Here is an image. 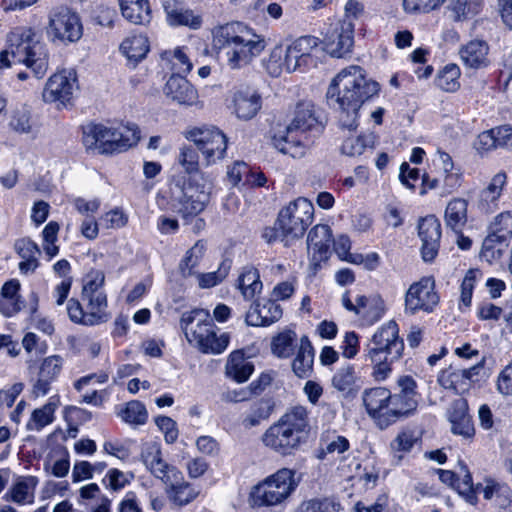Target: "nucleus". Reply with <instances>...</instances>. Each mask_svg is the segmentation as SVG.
Segmentation results:
<instances>
[{"label":"nucleus","instance_id":"obj_1","mask_svg":"<svg viewBox=\"0 0 512 512\" xmlns=\"http://www.w3.org/2000/svg\"><path fill=\"white\" fill-rule=\"evenodd\" d=\"M379 84L368 79L363 68L351 65L342 69L332 80L326 96L330 106L339 113L342 128L349 131L358 127L361 106L379 93Z\"/></svg>","mask_w":512,"mask_h":512},{"label":"nucleus","instance_id":"obj_2","mask_svg":"<svg viewBox=\"0 0 512 512\" xmlns=\"http://www.w3.org/2000/svg\"><path fill=\"white\" fill-rule=\"evenodd\" d=\"M398 385L400 391L394 394L384 387H374L363 392L362 400L367 414L381 430L411 415L417 408L414 379L410 376L400 377Z\"/></svg>","mask_w":512,"mask_h":512},{"label":"nucleus","instance_id":"obj_3","mask_svg":"<svg viewBox=\"0 0 512 512\" xmlns=\"http://www.w3.org/2000/svg\"><path fill=\"white\" fill-rule=\"evenodd\" d=\"M310 432V418L307 407L295 405L272 425L261 436L263 445L282 456L292 455L306 442Z\"/></svg>","mask_w":512,"mask_h":512},{"label":"nucleus","instance_id":"obj_4","mask_svg":"<svg viewBox=\"0 0 512 512\" xmlns=\"http://www.w3.org/2000/svg\"><path fill=\"white\" fill-rule=\"evenodd\" d=\"M214 41L226 49L227 64L231 69L248 65L266 46L264 38L242 22L220 26L214 33Z\"/></svg>","mask_w":512,"mask_h":512},{"label":"nucleus","instance_id":"obj_5","mask_svg":"<svg viewBox=\"0 0 512 512\" xmlns=\"http://www.w3.org/2000/svg\"><path fill=\"white\" fill-rule=\"evenodd\" d=\"M365 351L367 359L373 364L374 380L381 382L387 379L392 371L391 365L402 357L404 351L398 324L389 321L378 328Z\"/></svg>","mask_w":512,"mask_h":512},{"label":"nucleus","instance_id":"obj_6","mask_svg":"<svg viewBox=\"0 0 512 512\" xmlns=\"http://www.w3.org/2000/svg\"><path fill=\"white\" fill-rule=\"evenodd\" d=\"M180 322L187 341L201 353L218 355L227 349L230 335L226 332L218 334L219 329L208 310L194 309L185 312Z\"/></svg>","mask_w":512,"mask_h":512},{"label":"nucleus","instance_id":"obj_7","mask_svg":"<svg viewBox=\"0 0 512 512\" xmlns=\"http://www.w3.org/2000/svg\"><path fill=\"white\" fill-rule=\"evenodd\" d=\"M82 130L84 146L88 150H98L100 154L124 152L140 140V130L135 124L114 128L103 124L89 123Z\"/></svg>","mask_w":512,"mask_h":512},{"label":"nucleus","instance_id":"obj_8","mask_svg":"<svg viewBox=\"0 0 512 512\" xmlns=\"http://www.w3.org/2000/svg\"><path fill=\"white\" fill-rule=\"evenodd\" d=\"M176 186L179 193L174 196L175 211L184 219L203 212L210 202L213 179L209 174H194L184 178Z\"/></svg>","mask_w":512,"mask_h":512},{"label":"nucleus","instance_id":"obj_9","mask_svg":"<svg viewBox=\"0 0 512 512\" xmlns=\"http://www.w3.org/2000/svg\"><path fill=\"white\" fill-rule=\"evenodd\" d=\"M295 470L279 469L254 487L251 502L254 506H275L284 502L297 488Z\"/></svg>","mask_w":512,"mask_h":512},{"label":"nucleus","instance_id":"obj_10","mask_svg":"<svg viewBox=\"0 0 512 512\" xmlns=\"http://www.w3.org/2000/svg\"><path fill=\"white\" fill-rule=\"evenodd\" d=\"M313 215V204L302 197L290 202L280 210L277 225H279V229H282L286 246L304 235L306 229L312 223Z\"/></svg>","mask_w":512,"mask_h":512},{"label":"nucleus","instance_id":"obj_11","mask_svg":"<svg viewBox=\"0 0 512 512\" xmlns=\"http://www.w3.org/2000/svg\"><path fill=\"white\" fill-rule=\"evenodd\" d=\"M184 136L196 145L207 165L215 164L224 158L228 140L226 135L217 127H193L188 129Z\"/></svg>","mask_w":512,"mask_h":512},{"label":"nucleus","instance_id":"obj_12","mask_svg":"<svg viewBox=\"0 0 512 512\" xmlns=\"http://www.w3.org/2000/svg\"><path fill=\"white\" fill-rule=\"evenodd\" d=\"M82 300L86 305L83 309L76 299H70L67 305V313L70 320L76 324L94 326L108 320L106 313L107 296L105 292L82 294Z\"/></svg>","mask_w":512,"mask_h":512},{"label":"nucleus","instance_id":"obj_13","mask_svg":"<svg viewBox=\"0 0 512 512\" xmlns=\"http://www.w3.org/2000/svg\"><path fill=\"white\" fill-rule=\"evenodd\" d=\"M322 34L324 50L332 57L342 58L352 51L354 24L349 19H330Z\"/></svg>","mask_w":512,"mask_h":512},{"label":"nucleus","instance_id":"obj_14","mask_svg":"<svg viewBox=\"0 0 512 512\" xmlns=\"http://www.w3.org/2000/svg\"><path fill=\"white\" fill-rule=\"evenodd\" d=\"M77 74L72 69H64L49 77L42 92L46 103H56L58 107H66L71 103L78 91Z\"/></svg>","mask_w":512,"mask_h":512},{"label":"nucleus","instance_id":"obj_15","mask_svg":"<svg viewBox=\"0 0 512 512\" xmlns=\"http://www.w3.org/2000/svg\"><path fill=\"white\" fill-rule=\"evenodd\" d=\"M47 33L53 36V40L77 42L83 34L81 19L71 9L60 7L50 13Z\"/></svg>","mask_w":512,"mask_h":512},{"label":"nucleus","instance_id":"obj_16","mask_svg":"<svg viewBox=\"0 0 512 512\" xmlns=\"http://www.w3.org/2000/svg\"><path fill=\"white\" fill-rule=\"evenodd\" d=\"M439 303V296L435 291V281L432 277H423L413 283L405 295V310L410 314L419 311L430 313Z\"/></svg>","mask_w":512,"mask_h":512},{"label":"nucleus","instance_id":"obj_17","mask_svg":"<svg viewBox=\"0 0 512 512\" xmlns=\"http://www.w3.org/2000/svg\"><path fill=\"white\" fill-rule=\"evenodd\" d=\"M141 460L145 467L162 482H171L180 479L178 469L168 464L162 458L160 445L155 442L144 444L141 451Z\"/></svg>","mask_w":512,"mask_h":512},{"label":"nucleus","instance_id":"obj_18","mask_svg":"<svg viewBox=\"0 0 512 512\" xmlns=\"http://www.w3.org/2000/svg\"><path fill=\"white\" fill-rule=\"evenodd\" d=\"M481 367L479 364L470 368H457L450 365L440 372L437 381L444 389H450L457 394H463L469 391L472 383L475 381L474 377L479 374Z\"/></svg>","mask_w":512,"mask_h":512},{"label":"nucleus","instance_id":"obj_19","mask_svg":"<svg viewBox=\"0 0 512 512\" xmlns=\"http://www.w3.org/2000/svg\"><path fill=\"white\" fill-rule=\"evenodd\" d=\"M418 235L422 241L421 254L425 262H431L438 254L441 224L434 215L422 218L418 224Z\"/></svg>","mask_w":512,"mask_h":512},{"label":"nucleus","instance_id":"obj_20","mask_svg":"<svg viewBox=\"0 0 512 512\" xmlns=\"http://www.w3.org/2000/svg\"><path fill=\"white\" fill-rule=\"evenodd\" d=\"M437 473L440 481L454 488L467 503L471 505L477 503L476 489H474L472 476L466 464L459 462V471L457 473L443 469H438Z\"/></svg>","mask_w":512,"mask_h":512},{"label":"nucleus","instance_id":"obj_21","mask_svg":"<svg viewBox=\"0 0 512 512\" xmlns=\"http://www.w3.org/2000/svg\"><path fill=\"white\" fill-rule=\"evenodd\" d=\"M274 147L281 153L292 158H302L307 152L309 140L306 134L301 133L290 126L282 134L275 135L272 139Z\"/></svg>","mask_w":512,"mask_h":512},{"label":"nucleus","instance_id":"obj_22","mask_svg":"<svg viewBox=\"0 0 512 512\" xmlns=\"http://www.w3.org/2000/svg\"><path fill=\"white\" fill-rule=\"evenodd\" d=\"M38 484L39 479L36 476H17L5 493L4 499L19 506L33 504Z\"/></svg>","mask_w":512,"mask_h":512},{"label":"nucleus","instance_id":"obj_23","mask_svg":"<svg viewBox=\"0 0 512 512\" xmlns=\"http://www.w3.org/2000/svg\"><path fill=\"white\" fill-rule=\"evenodd\" d=\"M506 183L507 175L505 172H498L491 178L487 186L480 191L478 196L477 208L480 212L490 214L498 208V201Z\"/></svg>","mask_w":512,"mask_h":512},{"label":"nucleus","instance_id":"obj_24","mask_svg":"<svg viewBox=\"0 0 512 512\" xmlns=\"http://www.w3.org/2000/svg\"><path fill=\"white\" fill-rule=\"evenodd\" d=\"M164 93L180 105L192 106L198 103L197 90L181 75H172L168 79Z\"/></svg>","mask_w":512,"mask_h":512},{"label":"nucleus","instance_id":"obj_25","mask_svg":"<svg viewBox=\"0 0 512 512\" xmlns=\"http://www.w3.org/2000/svg\"><path fill=\"white\" fill-rule=\"evenodd\" d=\"M282 317V308L274 300L263 304H253L246 313L245 322L249 326H269Z\"/></svg>","mask_w":512,"mask_h":512},{"label":"nucleus","instance_id":"obj_26","mask_svg":"<svg viewBox=\"0 0 512 512\" xmlns=\"http://www.w3.org/2000/svg\"><path fill=\"white\" fill-rule=\"evenodd\" d=\"M448 419L453 434L460 435L465 439H471L474 436V425L468 413L467 402L464 399H457L452 403Z\"/></svg>","mask_w":512,"mask_h":512},{"label":"nucleus","instance_id":"obj_27","mask_svg":"<svg viewBox=\"0 0 512 512\" xmlns=\"http://www.w3.org/2000/svg\"><path fill=\"white\" fill-rule=\"evenodd\" d=\"M332 242V231L328 225L319 224L314 226L307 238L308 250L312 253L313 261L321 262L326 260Z\"/></svg>","mask_w":512,"mask_h":512},{"label":"nucleus","instance_id":"obj_28","mask_svg":"<svg viewBox=\"0 0 512 512\" xmlns=\"http://www.w3.org/2000/svg\"><path fill=\"white\" fill-rule=\"evenodd\" d=\"M232 108L237 118L252 119L261 108V97L250 89L237 90L232 96Z\"/></svg>","mask_w":512,"mask_h":512},{"label":"nucleus","instance_id":"obj_29","mask_svg":"<svg viewBox=\"0 0 512 512\" xmlns=\"http://www.w3.org/2000/svg\"><path fill=\"white\" fill-rule=\"evenodd\" d=\"M489 46L484 40H471L459 50L463 64L471 69L486 68L490 61L488 58Z\"/></svg>","mask_w":512,"mask_h":512},{"label":"nucleus","instance_id":"obj_30","mask_svg":"<svg viewBox=\"0 0 512 512\" xmlns=\"http://www.w3.org/2000/svg\"><path fill=\"white\" fill-rule=\"evenodd\" d=\"M59 407V397H50L44 405L33 409L25 428L29 432H40L55 420V412Z\"/></svg>","mask_w":512,"mask_h":512},{"label":"nucleus","instance_id":"obj_31","mask_svg":"<svg viewBox=\"0 0 512 512\" xmlns=\"http://www.w3.org/2000/svg\"><path fill=\"white\" fill-rule=\"evenodd\" d=\"M34 33L31 29L18 27L12 30L7 37V48L11 52V57L15 63H20L27 55L33 44Z\"/></svg>","mask_w":512,"mask_h":512},{"label":"nucleus","instance_id":"obj_32","mask_svg":"<svg viewBox=\"0 0 512 512\" xmlns=\"http://www.w3.org/2000/svg\"><path fill=\"white\" fill-rule=\"evenodd\" d=\"M167 21L172 26H187L192 29L200 28L202 19L192 10L184 9L175 0H168L163 4Z\"/></svg>","mask_w":512,"mask_h":512},{"label":"nucleus","instance_id":"obj_33","mask_svg":"<svg viewBox=\"0 0 512 512\" xmlns=\"http://www.w3.org/2000/svg\"><path fill=\"white\" fill-rule=\"evenodd\" d=\"M384 301L379 296H357V312L356 315L364 325H373L378 322L384 315Z\"/></svg>","mask_w":512,"mask_h":512},{"label":"nucleus","instance_id":"obj_34","mask_svg":"<svg viewBox=\"0 0 512 512\" xmlns=\"http://www.w3.org/2000/svg\"><path fill=\"white\" fill-rule=\"evenodd\" d=\"M236 287L245 300L254 299L263 288L259 271L253 266L243 267L238 276Z\"/></svg>","mask_w":512,"mask_h":512},{"label":"nucleus","instance_id":"obj_35","mask_svg":"<svg viewBox=\"0 0 512 512\" xmlns=\"http://www.w3.org/2000/svg\"><path fill=\"white\" fill-rule=\"evenodd\" d=\"M253 371V364L245 358L242 352L233 351L229 355L225 365V374L228 378L243 383L249 379Z\"/></svg>","mask_w":512,"mask_h":512},{"label":"nucleus","instance_id":"obj_36","mask_svg":"<svg viewBox=\"0 0 512 512\" xmlns=\"http://www.w3.org/2000/svg\"><path fill=\"white\" fill-rule=\"evenodd\" d=\"M314 362V349L307 336L300 339V346L296 357L292 362V369L299 378H307L311 375Z\"/></svg>","mask_w":512,"mask_h":512},{"label":"nucleus","instance_id":"obj_37","mask_svg":"<svg viewBox=\"0 0 512 512\" xmlns=\"http://www.w3.org/2000/svg\"><path fill=\"white\" fill-rule=\"evenodd\" d=\"M468 201L463 198H453L445 209L444 220L447 227L455 232H461L467 223Z\"/></svg>","mask_w":512,"mask_h":512},{"label":"nucleus","instance_id":"obj_38","mask_svg":"<svg viewBox=\"0 0 512 512\" xmlns=\"http://www.w3.org/2000/svg\"><path fill=\"white\" fill-rule=\"evenodd\" d=\"M31 69L36 78H42L48 70V51L45 44L36 41L20 62Z\"/></svg>","mask_w":512,"mask_h":512},{"label":"nucleus","instance_id":"obj_39","mask_svg":"<svg viewBox=\"0 0 512 512\" xmlns=\"http://www.w3.org/2000/svg\"><path fill=\"white\" fill-rule=\"evenodd\" d=\"M122 15L134 24L150 22L151 10L148 0H119Z\"/></svg>","mask_w":512,"mask_h":512},{"label":"nucleus","instance_id":"obj_40","mask_svg":"<svg viewBox=\"0 0 512 512\" xmlns=\"http://www.w3.org/2000/svg\"><path fill=\"white\" fill-rule=\"evenodd\" d=\"M377 136L372 133H363L357 137H348L341 146V152L350 157L363 155L367 150H373Z\"/></svg>","mask_w":512,"mask_h":512},{"label":"nucleus","instance_id":"obj_41","mask_svg":"<svg viewBox=\"0 0 512 512\" xmlns=\"http://www.w3.org/2000/svg\"><path fill=\"white\" fill-rule=\"evenodd\" d=\"M317 123L314 105L310 101L299 102L296 106L295 115L290 123L291 129L306 134Z\"/></svg>","mask_w":512,"mask_h":512},{"label":"nucleus","instance_id":"obj_42","mask_svg":"<svg viewBox=\"0 0 512 512\" xmlns=\"http://www.w3.org/2000/svg\"><path fill=\"white\" fill-rule=\"evenodd\" d=\"M483 6V0H452L448 6V11L453 21L460 22L480 13Z\"/></svg>","mask_w":512,"mask_h":512},{"label":"nucleus","instance_id":"obj_43","mask_svg":"<svg viewBox=\"0 0 512 512\" xmlns=\"http://www.w3.org/2000/svg\"><path fill=\"white\" fill-rule=\"evenodd\" d=\"M205 245L203 242H196L187 252L179 264V272L184 279L196 277L199 263L204 255Z\"/></svg>","mask_w":512,"mask_h":512},{"label":"nucleus","instance_id":"obj_44","mask_svg":"<svg viewBox=\"0 0 512 512\" xmlns=\"http://www.w3.org/2000/svg\"><path fill=\"white\" fill-rule=\"evenodd\" d=\"M274 405L271 399L261 398L254 401L247 415L242 420V425L249 429L258 426L263 420L270 417Z\"/></svg>","mask_w":512,"mask_h":512},{"label":"nucleus","instance_id":"obj_45","mask_svg":"<svg viewBox=\"0 0 512 512\" xmlns=\"http://www.w3.org/2000/svg\"><path fill=\"white\" fill-rule=\"evenodd\" d=\"M178 474L180 479L163 483L167 486L168 492L171 493L173 501L182 506L195 499L198 495V491L184 480V476L180 470H178Z\"/></svg>","mask_w":512,"mask_h":512},{"label":"nucleus","instance_id":"obj_46","mask_svg":"<svg viewBox=\"0 0 512 512\" xmlns=\"http://www.w3.org/2000/svg\"><path fill=\"white\" fill-rule=\"evenodd\" d=\"M120 49L129 60L138 62L147 55L149 41L144 35H133L121 43Z\"/></svg>","mask_w":512,"mask_h":512},{"label":"nucleus","instance_id":"obj_47","mask_svg":"<svg viewBox=\"0 0 512 512\" xmlns=\"http://www.w3.org/2000/svg\"><path fill=\"white\" fill-rule=\"evenodd\" d=\"M119 416L129 425L140 426L147 422L148 412L142 402L132 400L119 412Z\"/></svg>","mask_w":512,"mask_h":512},{"label":"nucleus","instance_id":"obj_48","mask_svg":"<svg viewBox=\"0 0 512 512\" xmlns=\"http://www.w3.org/2000/svg\"><path fill=\"white\" fill-rule=\"evenodd\" d=\"M460 68L456 64H447L438 73L436 85L445 92H455L460 87Z\"/></svg>","mask_w":512,"mask_h":512},{"label":"nucleus","instance_id":"obj_49","mask_svg":"<svg viewBox=\"0 0 512 512\" xmlns=\"http://www.w3.org/2000/svg\"><path fill=\"white\" fill-rule=\"evenodd\" d=\"M9 127L18 134H30L33 131V121L29 108L23 106L11 112Z\"/></svg>","mask_w":512,"mask_h":512},{"label":"nucleus","instance_id":"obj_50","mask_svg":"<svg viewBox=\"0 0 512 512\" xmlns=\"http://www.w3.org/2000/svg\"><path fill=\"white\" fill-rule=\"evenodd\" d=\"M341 504L334 498H313L302 502L295 512H339Z\"/></svg>","mask_w":512,"mask_h":512},{"label":"nucleus","instance_id":"obj_51","mask_svg":"<svg viewBox=\"0 0 512 512\" xmlns=\"http://www.w3.org/2000/svg\"><path fill=\"white\" fill-rule=\"evenodd\" d=\"M293 53L298 55L307 66L313 64L312 53L318 47V38L314 36H302L289 45Z\"/></svg>","mask_w":512,"mask_h":512},{"label":"nucleus","instance_id":"obj_52","mask_svg":"<svg viewBox=\"0 0 512 512\" xmlns=\"http://www.w3.org/2000/svg\"><path fill=\"white\" fill-rule=\"evenodd\" d=\"M296 333L292 330H286L279 333L272 340V351L279 358H288L293 354Z\"/></svg>","mask_w":512,"mask_h":512},{"label":"nucleus","instance_id":"obj_53","mask_svg":"<svg viewBox=\"0 0 512 512\" xmlns=\"http://www.w3.org/2000/svg\"><path fill=\"white\" fill-rule=\"evenodd\" d=\"M162 56L172 62L173 68L177 70L176 75L187 74L193 68L185 47H176L171 51H165Z\"/></svg>","mask_w":512,"mask_h":512},{"label":"nucleus","instance_id":"obj_54","mask_svg":"<svg viewBox=\"0 0 512 512\" xmlns=\"http://www.w3.org/2000/svg\"><path fill=\"white\" fill-rule=\"evenodd\" d=\"M490 236L505 242L512 235V212H502L490 225Z\"/></svg>","mask_w":512,"mask_h":512},{"label":"nucleus","instance_id":"obj_55","mask_svg":"<svg viewBox=\"0 0 512 512\" xmlns=\"http://www.w3.org/2000/svg\"><path fill=\"white\" fill-rule=\"evenodd\" d=\"M354 383V369L351 366L340 368L332 378V386L344 394L352 392Z\"/></svg>","mask_w":512,"mask_h":512},{"label":"nucleus","instance_id":"obj_56","mask_svg":"<svg viewBox=\"0 0 512 512\" xmlns=\"http://www.w3.org/2000/svg\"><path fill=\"white\" fill-rule=\"evenodd\" d=\"M59 229V224L55 221H51L42 231L43 249L50 259L59 253V247L56 245Z\"/></svg>","mask_w":512,"mask_h":512},{"label":"nucleus","instance_id":"obj_57","mask_svg":"<svg viewBox=\"0 0 512 512\" xmlns=\"http://www.w3.org/2000/svg\"><path fill=\"white\" fill-rule=\"evenodd\" d=\"M265 67L267 72L273 77H279L283 72H287L284 48L282 46H276L271 50Z\"/></svg>","mask_w":512,"mask_h":512},{"label":"nucleus","instance_id":"obj_58","mask_svg":"<svg viewBox=\"0 0 512 512\" xmlns=\"http://www.w3.org/2000/svg\"><path fill=\"white\" fill-rule=\"evenodd\" d=\"M178 162L184 168L188 176L194 174H204L199 171V156L192 147H183L178 156Z\"/></svg>","mask_w":512,"mask_h":512},{"label":"nucleus","instance_id":"obj_59","mask_svg":"<svg viewBox=\"0 0 512 512\" xmlns=\"http://www.w3.org/2000/svg\"><path fill=\"white\" fill-rule=\"evenodd\" d=\"M418 441V436L412 429H404L400 431L395 439L390 443V447L394 452H410L415 443Z\"/></svg>","mask_w":512,"mask_h":512},{"label":"nucleus","instance_id":"obj_60","mask_svg":"<svg viewBox=\"0 0 512 512\" xmlns=\"http://www.w3.org/2000/svg\"><path fill=\"white\" fill-rule=\"evenodd\" d=\"M62 366L63 358L60 355H51L43 359L38 373L54 382L60 375Z\"/></svg>","mask_w":512,"mask_h":512},{"label":"nucleus","instance_id":"obj_61","mask_svg":"<svg viewBox=\"0 0 512 512\" xmlns=\"http://www.w3.org/2000/svg\"><path fill=\"white\" fill-rule=\"evenodd\" d=\"M132 473H124L116 468L108 470L106 476L103 479V483L106 488L113 491H119L130 483L133 479Z\"/></svg>","mask_w":512,"mask_h":512},{"label":"nucleus","instance_id":"obj_62","mask_svg":"<svg viewBox=\"0 0 512 512\" xmlns=\"http://www.w3.org/2000/svg\"><path fill=\"white\" fill-rule=\"evenodd\" d=\"M502 243L503 241H500V239L488 235L484 239L482 244V249L480 253L481 258L487 261L488 263H492L500 259L502 256V249L500 247Z\"/></svg>","mask_w":512,"mask_h":512},{"label":"nucleus","instance_id":"obj_63","mask_svg":"<svg viewBox=\"0 0 512 512\" xmlns=\"http://www.w3.org/2000/svg\"><path fill=\"white\" fill-rule=\"evenodd\" d=\"M105 274L101 270H91L84 278L82 294L105 292Z\"/></svg>","mask_w":512,"mask_h":512},{"label":"nucleus","instance_id":"obj_64","mask_svg":"<svg viewBox=\"0 0 512 512\" xmlns=\"http://www.w3.org/2000/svg\"><path fill=\"white\" fill-rule=\"evenodd\" d=\"M479 275V270L470 269L461 283V302L466 307L471 304L473 289Z\"/></svg>","mask_w":512,"mask_h":512}]
</instances>
